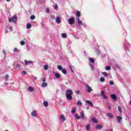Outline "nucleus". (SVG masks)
<instances>
[{
	"instance_id": "nucleus-51",
	"label": "nucleus",
	"mask_w": 131,
	"mask_h": 131,
	"mask_svg": "<svg viewBox=\"0 0 131 131\" xmlns=\"http://www.w3.org/2000/svg\"><path fill=\"white\" fill-rule=\"evenodd\" d=\"M10 30H12V29H13V27H10Z\"/></svg>"
},
{
	"instance_id": "nucleus-25",
	"label": "nucleus",
	"mask_w": 131,
	"mask_h": 131,
	"mask_svg": "<svg viewBox=\"0 0 131 131\" xmlns=\"http://www.w3.org/2000/svg\"><path fill=\"white\" fill-rule=\"evenodd\" d=\"M45 12H46V13H47L48 14H49V13H50V12H51V10H50V8H47L45 10Z\"/></svg>"
},
{
	"instance_id": "nucleus-55",
	"label": "nucleus",
	"mask_w": 131,
	"mask_h": 131,
	"mask_svg": "<svg viewBox=\"0 0 131 131\" xmlns=\"http://www.w3.org/2000/svg\"><path fill=\"white\" fill-rule=\"evenodd\" d=\"M9 32V31H7L6 33H8Z\"/></svg>"
},
{
	"instance_id": "nucleus-56",
	"label": "nucleus",
	"mask_w": 131,
	"mask_h": 131,
	"mask_svg": "<svg viewBox=\"0 0 131 131\" xmlns=\"http://www.w3.org/2000/svg\"><path fill=\"white\" fill-rule=\"evenodd\" d=\"M86 109H87V110H89V107H86Z\"/></svg>"
},
{
	"instance_id": "nucleus-5",
	"label": "nucleus",
	"mask_w": 131,
	"mask_h": 131,
	"mask_svg": "<svg viewBox=\"0 0 131 131\" xmlns=\"http://www.w3.org/2000/svg\"><path fill=\"white\" fill-rule=\"evenodd\" d=\"M24 62H25V65H29L30 64H32V63H33V61L31 60L27 61L26 60H25Z\"/></svg>"
},
{
	"instance_id": "nucleus-42",
	"label": "nucleus",
	"mask_w": 131,
	"mask_h": 131,
	"mask_svg": "<svg viewBox=\"0 0 131 131\" xmlns=\"http://www.w3.org/2000/svg\"><path fill=\"white\" fill-rule=\"evenodd\" d=\"M110 84H111V85H113V84H114V82H113V81H110Z\"/></svg>"
},
{
	"instance_id": "nucleus-47",
	"label": "nucleus",
	"mask_w": 131,
	"mask_h": 131,
	"mask_svg": "<svg viewBox=\"0 0 131 131\" xmlns=\"http://www.w3.org/2000/svg\"><path fill=\"white\" fill-rule=\"evenodd\" d=\"M42 81V82H46V78H43Z\"/></svg>"
},
{
	"instance_id": "nucleus-54",
	"label": "nucleus",
	"mask_w": 131,
	"mask_h": 131,
	"mask_svg": "<svg viewBox=\"0 0 131 131\" xmlns=\"http://www.w3.org/2000/svg\"><path fill=\"white\" fill-rule=\"evenodd\" d=\"M51 17H52V18H55V17H54V15H52Z\"/></svg>"
},
{
	"instance_id": "nucleus-52",
	"label": "nucleus",
	"mask_w": 131,
	"mask_h": 131,
	"mask_svg": "<svg viewBox=\"0 0 131 131\" xmlns=\"http://www.w3.org/2000/svg\"><path fill=\"white\" fill-rule=\"evenodd\" d=\"M34 79L36 80V79H37V78L36 77H35Z\"/></svg>"
},
{
	"instance_id": "nucleus-9",
	"label": "nucleus",
	"mask_w": 131,
	"mask_h": 131,
	"mask_svg": "<svg viewBox=\"0 0 131 131\" xmlns=\"http://www.w3.org/2000/svg\"><path fill=\"white\" fill-rule=\"evenodd\" d=\"M77 22H78V24L80 27V26H81V25H83L82 22L81 21V20H80L79 18H78Z\"/></svg>"
},
{
	"instance_id": "nucleus-43",
	"label": "nucleus",
	"mask_w": 131,
	"mask_h": 131,
	"mask_svg": "<svg viewBox=\"0 0 131 131\" xmlns=\"http://www.w3.org/2000/svg\"><path fill=\"white\" fill-rule=\"evenodd\" d=\"M75 108H74V109L71 111L72 113H75Z\"/></svg>"
},
{
	"instance_id": "nucleus-38",
	"label": "nucleus",
	"mask_w": 131,
	"mask_h": 131,
	"mask_svg": "<svg viewBox=\"0 0 131 131\" xmlns=\"http://www.w3.org/2000/svg\"><path fill=\"white\" fill-rule=\"evenodd\" d=\"M30 19H31V20H34V19H35V16H34V15H32V16L30 17Z\"/></svg>"
},
{
	"instance_id": "nucleus-59",
	"label": "nucleus",
	"mask_w": 131,
	"mask_h": 131,
	"mask_svg": "<svg viewBox=\"0 0 131 131\" xmlns=\"http://www.w3.org/2000/svg\"><path fill=\"white\" fill-rule=\"evenodd\" d=\"M84 53L85 54V51H84Z\"/></svg>"
},
{
	"instance_id": "nucleus-57",
	"label": "nucleus",
	"mask_w": 131,
	"mask_h": 131,
	"mask_svg": "<svg viewBox=\"0 0 131 131\" xmlns=\"http://www.w3.org/2000/svg\"><path fill=\"white\" fill-rule=\"evenodd\" d=\"M111 131H113V129H111Z\"/></svg>"
},
{
	"instance_id": "nucleus-11",
	"label": "nucleus",
	"mask_w": 131,
	"mask_h": 131,
	"mask_svg": "<svg viewBox=\"0 0 131 131\" xmlns=\"http://www.w3.org/2000/svg\"><path fill=\"white\" fill-rule=\"evenodd\" d=\"M121 119H122V118L120 116L117 117V120L118 121V123H120L121 122Z\"/></svg>"
},
{
	"instance_id": "nucleus-40",
	"label": "nucleus",
	"mask_w": 131,
	"mask_h": 131,
	"mask_svg": "<svg viewBox=\"0 0 131 131\" xmlns=\"http://www.w3.org/2000/svg\"><path fill=\"white\" fill-rule=\"evenodd\" d=\"M90 67L91 68L92 70L94 71V66L93 64H90Z\"/></svg>"
},
{
	"instance_id": "nucleus-1",
	"label": "nucleus",
	"mask_w": 131,
	"mask_h": 131,
	"mask_svg": "<svg viewBox=\"0 0 131 131\" xmlns=\"http://www.w3.org/2000/svg\"><path fill=\"white\" fill-rule=\"evenodd\" d=\"M66 98L68 100H72V95H73V92L71 90H68L66 92Z\"/></svg>"
},
{
	"instance_id": "nucleus-62",
	"label": "nucleus",
	"mask_w": 131,
	"mask_h": 131,
	"mask_svg": "<svg viewBox=\"0 0 131 131\" xmlns=\"http://www.w3.org/2000/svg\"><path fill=\"white\" fill-rule=\"evenodd\" d=\"M65 131H68L67 130H66Z\"/></svg>"
},
{
	"instance_id": "nucleus-44",
	"label": "nucleus",
	"mask_w": 131,
	"mask_h": 131,
	"mask_svg": "<svg viewBox=\"0 0 131 131\" xmlns=\"http://www.w3.org/2000/svg\"><path fill=\"white\" fill-rule=\"evenodd\" d=\"M76 93H77V95H79V94H80V91L79 90H77L76 91Z\"/></svg>"
},
{
	"instance_id": "nucleus-58",
	"label": "nucleus",
	"mask_w": 131,
	"mask_h": 131,
	"mask_svg": "<svg viewBox=\"0 0 131 131\" xmlns=\"http://www.w3.org/2000/svg\"><path fill=\"white\" fill-rule=\"evenodd\" d=\"M98 55H100V52H99V53H98Z\"/></svg>"
},
{
	"instance_id": "nucleus-24",
	"label": "nucleus",
	"mask_w": 131,
	"mask_h": 131,
	"mask_svg": "<svg viewBox=\"0 0 131 131\" xmlns=\"http://www.w3.org/2000/svg\"><path fill=\"white\" fill-rule=\"evenodd\" d=\"M75 117L76 119H80V116H78V114H77L75 115Z\"/></svg>"
},
{
	"instance_id": "nucleus-14",
	"label": "nucleus",
	"mask_w": 131,
	"mask_h": 131,
	"mask_svg": "<svg viewBox=\"0 0 131 131\" xmlns=\"http://www.w3.org/2000/svg\"><path fill=\"white\" fill-rule=\"evenodd\" d=\"M112 99H113V100H117V97H116V95H114V94H112L111 96Z\"/></svg>"
},
{
	"instance_id": "nucleus-17",
	"label": "nucleus",
	"mask_w": 131,
	"mask_h": 131,
	"mask_svg": "<svg viewBox=\"0 0 131 131\" xmlns=\"http://www.w3.org/2000/svg\"><path fill=\"white\" fill-rule=\"evenodd\" d=\"M56 78H60L61 77V75L58 73L55 74Z\"/></svg>"
},
{
	"instance_id": "nucleus-12",
	"label": "nucleus",
	"mask_w": 131,
	"mask_h": 131,
	"mask_svg": "<svg viewBox=\"0 0 131 131\" xmlns=\"http://www.w3.org/2000/svg\"><path fill=\"white\" fill-rule=\"evenodd\" d=\"M86 103H87V104H89V105H90V106H91V107H94V104H93L91 101L86 100Z\"/></svg>"
},
{
	"instance_id": "nucleus-37",
	"label": "nucleus",
	"mask_w": 131,
	"mask_h": 131,
	"mask_svg": "<svg viewBox=\"0 0 131 131\" xmlns=\"http://www.w3.org/2000/svg\"><path fill=\"white\" fill-rule=\"evenodd\" d=\"M105 70H110L111 69V67L110 66L106 67L105 68Z\"/></svg>"
},
{
	"instance_id": "nucleus-50",
	"label": "nucleus",
	"mask_w": 131,
	"mask_h": 131,
	"mask_svg": "<svg viewBox=\"0 0 131 131\" xmlns=\"http://www.w3.org/2000/svg\"><path fill=\"white\" fill-rule=\"evenodd\" d=\"M6 1L9 2H11V0H6Z\"/></svg>"
},
{
	"instance_id": "nucleus-31",
	"label": "nucleus",
	"mask_w": 131,
	"mask_h": 131,
	"mask_svg": "<svg viewBox=\"0 0 131 131\" xmlns=\"http://www.w3.org/2000/svg\"><path fill=\"white\" fill-rule=\"evenodd\" d=\"M102 75H104L105 77H107L108 76V73L105 72L102 73Z\"/></svg>"
},
{
	"instance_id": "nucleus-49",
	"label": "nucleus",
	"mask_w": 131,
	"mask_h": 131,
	"mask_svg": "<svg viewBox=\"0 0 131 131\" xmlns=\"http://www.w3.org/2000/svg\"><path fill=\"white\" fill-rule=\"evenodd\" d=\"M3 53L4 55H6V51H5V50H3Z\"/></svg>"
},
{
	"instance_id": "nucleus-28",
	"label": "nucleus",
	"mask_w": 131,
	"mask_h": 131,
	"mask_svg": "<svg viewBox=\"0 0 131 131\" xmlns=\"http://www.w3.org/2000/svg\"><path fill=\"white\" fill-rule=\"evenodd\" d=\"M77 106H80L81 105H82V103L80 101H78L77 102Z\"/></svg>"
},
{
	"instance_id": "nucleus-10",
	"label": "nucleus",
	"mask_w": 131,
	"mask_h": 131,
	"mask_svg": "<svg viewBox=\"0 0 131 131\" xmlns=\"http://www.w3.org/2000/svg\"><path fill=\"white\" fill-rule=\"evenodd\" d=\"M31 116L33 117H36V111H33L31 113Z\"/></svg>"
},
{
	"instance_id": "nucleus-2",
	"label": "nucleus",
	"mask_w": 131,
	"mask_h": 131,
	"mask_svg": "<svg viewBox=\"0 0 131 131\" xmlns=\"http://www.w3.org/2000/svg\"><path fill=\"white\" fill-rule=\"evenodd\" d=\"M17 20L18 18H17V15H14L11 18H9L8 22L10 23H11L12 21V22H17Z\"/></svg>"
},
{
	"instance_id": "nucleus-15",
	"label": "nucleus",
	"mask_w": 131,
	"mask_h": 131,
	"mask_svg": "<svg viewBox=\"0 0 131 131\" xmlns=\"http://www.w3.org/2000/svg\"><path fill=\"white\" fill-rule=\"evenodd\" d=\"M42 88H46L48 86V83L47 82H42L41 84Z\"/></svg>"
},
{
	"instance_id": "nucleus-3",
	"label": "nucleus",
	"mask_w": 131,
	"mask_h": 131,
	"mask_svg": "<svg viewBox=\"0 0 131 131\" xmlns=\"http://www.w3.org/2000/svg\"><path fill=\"white\" fill-rule=\"evenodd\" d=\"M68 22L69 24H70V25H72V24H73V23H74L75 22V18L72 17L71 18H69L68 20Z\"/></svg>"
},
{
	"instance_id": "nucleus-45",
	"label": "nucleus",
	"mask_w": 131,
	"mask_h": 131,
	"mask_svg": "<svg viewBox=\"0 0 131 131\" xmlns=\"http://www.w3.org/2000/svg\"><path fill=\"white\" fill-rule=\"evenodd\" d=\"M13 52H18V49L17 48H14Z\"/></svg>"
},
{
	"instance_id": "nucleus-20",
	"label": "nucleus",
	"mask_w": 131,
	"mask_h": 131,
	"mask_svg": "<svg viewBox=\"0 0 131 131\" xmlns=\"http://www.w3.org/2000/svg\"><path fill=\"white\" fill-rule=\"evenodd\" d=\"M60 118L62 120V121H65L66 120V119L65 118V117L64 116V115H61L60 117Z\"/></svg>"
},
{
	"instance_id": "nucleus-26",
	"label": "nucleus",
	"mask_w": 131,
	"mask_h": 131,
	"mask_svg": "<svg viewBox=\"0 0 131 131\" xmlns=\"http://www.w3.org/2000/svg\"><path fill=\"white\" fill-rule=\"evenodd\" d=\"M89 60L90 62H91V63H93V64L95 63V60H94V59H93V58H90Z\"/></svg>"
},
{
	"instance_id": "nucleus-39",
	"label": "nucleus",
	"mask_w": 131,
	"mask_h": 131,
	"mask_svg": "<svg viewBox=\"0 0 131 131\" xmlns=\"http://www.w3.org/2000/svg\"><path fill=\"white\" fill-rule=\"evenodd\" d=\"M20 45H21V46H24V45H25V41H24V40L21 41Z\"/></svg>"
},
{
	"instance_id": "nucleus-29",
	"label": "nucleus",
	"mask_w": 131,
	"mask_h": 131,
	"mask_svg": "<svg viewBox=\"0 0 131 131\" xmlns=\"http://www.w3.org/2000/svg\"><path fill=\"white\" fill-rule=\"evenodd\" d=\"M27 28L28 29H30V28H31V25H30V24H27Z\"/></svg>"
},
{
	"instance_id": "nucleus-41",
	"label": "nucleus",
	"mask_w": 131,
	"mask_h": 131,
	"mask_svg": "<svg viewBox=\"0 0 131 131\" xmlns=\"http://www.w3.org/2000/svg\"><path fill=\"white\" fill-rule=\"evenodd\" d=\"M22 73H23V74L24 75H26V74H27V73L26 71H23L22 72Z\"/></svg>"
},
{
	"instance_id": "nucleus-22",
	"label": "nucleus",
	"mask_w": 131,
	"mask_h": 131,
	"mask_svg": "<svg viewBox=\"0 0 131 131\" xmlns=\"http://www.w3.org/2000/svg\"><path fill=\"white\" fill-rule=\"evenodd\" d=\"M61 36L63 38H66L67 37V34L66 33H62Z\"/></svg>"
},
{
	"instance_id": "nucleus-21",
	"label": "nucleus",
	"mask_w": 131,
	"mask_h": 131,
	"mask_svg": "<svg viewBox=\"0 0 131 131\" xmlns=\"http://www.w3.org/2000/svg\"><path fill=\"white\" fill-rule=\"evenodd\" d=\"M28 91L29 92H32L34 91L33 87L32 86H29L28 88Z\"/></svg>"
},
{
	"instance_id": "nucleus-36",
	"label": "nucleus",
	"mask_w": 131,
	"mask_h": 131,
	"mask_svg": "<svg viewBox=\"0 0 131 131\" xmlns=\"http://www.w3.org/2000/svg\"><path fill=\"white\" fill-rule=\"evenodd\" d=\"M100 80L101 82H104V81H105V78L101 77Z\"/></svg>"
},
{
	"instance_id": "nucleus-7",
	"label": "nucleus",
	"mask_w": 131,
	"mask_h": 131,
	"mask_svg": "<svg viewBox=\"0 0 131 131\" xmlns=\"http://www.w3.org/2000/svg\"><path fill=\"white\" fill-rule=\"evenodd\" d=\"M101 96L104 99H108V97L105 95V92L104 91L101 92Z\"/></svg>"
},
{
	"instance_id": "nucleus-8",
	"label": "nucleus",
	"mask_w": 131,
	"mask_h": 131,
	"mask_svg": "<svg viewBox=\"0 0 131 131\" xmlns=\"http://www.w3.org/2000/svg\"><path fill=\"white\" fill-rule=\"evenodd\" d=\"M55 22H56L57 24H60V23H61V18L59 17H57L55 19Z\"/></svg>"
},
{
	"instance_id": "nucleus-53",
	"label": "nucleus",
	"mask_w": 131,
	"mask_h": 131,
	"mask_svg": "<svg viewBox=\"0 0 131 131\" xmlns=\"http://www.w3.org/2000/svg\"><path fill=\"white\" fill-rule=\"evenodd\" d=\"M108 109H111V106H108Z\"/></svg>"
},
{
	"instance_id": "nucleus-27",
	"label": "nucleus",
	"mask_w": 131,
	"mask_h": 131,
	"mask_svg": "<svg viewBox=\"0 0 131 131\" xmlns=\"http://www.w3.org/2000/svg\"><path fill=\"white\" fill-rule=\"evenodd\" d=\"M61 72L62 73H63V74H67V71H66V69H62Z\"/></svg>"
},
{
	"instance_id": "nucleus-61",
	"label": "nucleus",
	"mask_w": 131,
	"mask_h": 131,
	"mask_svg": "<svg viewBox=\"0 0 131 131\" xmlns=\"http://www.w3.org/2000/svg\"><path fill=\"white\" fill-rule=\"evenodd\" d=\"M0 2H2V0H0Z\"/></svg>"
},
{
	"instance_id": "nucleus-19",
	"label": "nucleus",
	"mask_w": 131,
	"mask_h": 131,
	"mask_svg": "<svg viewBox=\"0 0 131 131\" xmlns=\"http://www.w3.org/2000/svg\"><path fill=\"white\" fill-rule=\"evenodd\" d=\"M43 105L45 107H48V106H49V102H48V101H44Z\"/></svg>"
},
{
	"instance_id": "nucleus-4",
	"label": "nucleus",
	"mask_w": 131,
	"mask_h": 131,
	"mask_svg": "<svg viewBox=\"0 0 131 131\" xmlns=\"http://www.w3.org/2000/svg\"><path fill=\"white\" fill-rule=\"evenodd\" d=\"M85 88L86 89L88 93H91V92L93 91V89H92V88H91V86H90V85H89L88 84L86 85Z\"/></svg>"
},
{
	"instance_id": "nucleus-35",
	"label": "nucleus",
	"mask_w": 131,
	"mask_h": 131,
	"mask_svg": "<svg viewBox=\"0 0 131 131\" xmlns=\"http://www.w3.org/2000/svg\"><path fill=\"white\" fill-rule=\"evenodd\" d=\"M71 72H72L73 73H74V70H73V69H72V67H71V66H69Z\"/></svg>"
},
{
	"instance_id": "nucleus-6",
	"label": "nucleus",
	"mask_w": 131,
	"mask_h": 131,
	"mask_svg": "<svg viewBox=\"0 0 131 131\" xmlns=\"http://www.w3.org/2000/svg\"><path fill=\"white\" fill-rule=\"evenodd\" d=\"M80 118L81 119H85V116H84V113L83 112H81L80 113Z\"/></svg>"
},
{
	"instance_id": "nucleus-16",
	"label": "nucleus",
	"mask_w": 131,
	"mask_h": 131,
	"mask_svg": "<svg viewBox=\"0 0 131 131\" xmlns=\"http://www.w3.org/2000/svg\"><path fill=\"white\" fill-rule=\"evenodd\" d=\"M96 127L97 129H102V128H103V126L101 125H97Z\"/></svg>"
},
{
	"instance_id": "nucleus-60",
	"label": "nucleus",
	"mask_w": 131,
	"mask_h": 131,
	"mask_svg": "<svg viewBox=\"0 0 131 131\" xmlns=\"http://www.w3.org/2000/svg\"><path fill=\"white\" fill-rule=\"evenodd\" d=\"M68 83V82H67V83H66V84H67Z\"/></svg>"
},
{
	"instance_id": "nucleus-18",
	"label": "nucleus",
	"mask_w": 131,
	"mask_h": 131,
	"mask_svg": "<svg viewBox=\"0 0 131 131\" xmlns=\"http://www.w3.org/2000/svg\"><path fill=\"white\" fill-rule=\"evenodd\" d=\"M107 116H108V117H109V118H111V119L113 118V115L111 113H107Z\"/></svg>"
},
{
	"instance_id": "nucleus-46",
	"label": "nucleus",
	"mask_w": 131,
	"mask_h": 131,
	"mask_svg": "<svg viewBox=\"0 0 131 131\" xmlns=\"http://www.w3.org/2000/svg\"><path fill=\"white\" fill-rule=\"evenodd\" d=\"M5 78H6V79H8V78H9V75H6Z\"/></svg>"
},
{
	"instance_id": "nucleus-33",
	"label": "nucleus",
	"mask_w": 131,
	"mask_h": 131,
	"mask_svg": "<svg viewBox=\"0 0 131 131\" xmlns=\"http://www.w3.org/2000/svg\"><path fill=\"white\" fill-rule=\"evenodd\" d=\"M57 68H58V70H60V71L63 70V68H62V66H58L57 67Z\"/></svg>"
},
{
	"instance_id": "nucleus-34",
	"label": "nucleus",
	"mask_w": 131,
	"mask_h": 131,
	"mask_svg": "<svg viewBox=\"0 0 131 131\" xmlns=\"http://www.w3.org/2000/svg\"><path fill=\"white\" fill-rule=\"evenodd\" d=\"M44 69H45V70H48V69H49V66L45 65L44 66Z\"/></svg>"
},
{
	"instance_id": "nucleus-48",
	"label": "nucleus",
	"mask_w": 131,
	"mask_h": 131,
	"mask_svg": "<svg viewBox=\"0 0 131 131\" xmlns=\"http://www.w3.org/2000/svg\"><path fill=\"white\" fill-rule=\"evenodd\" d=\"M55 9H58V5L57 4L55 5Z\"/></svg>"
},
{
	"instance_id": "nucleus-13",
	"label": "nucleus",
	"mask_w": 131,
	"mask_h": 131,
	"mask_svg": "<svg viewBox=\"0 0 131 131\" xmlns=\"http://www.w3.org/2000/svg\"><path fill=\"white\" fill-rule=\"evenodd\" d=\"M92 121L94 122V123H98V121H97V118L96 117H93L92 119Z\"/></svg>"
},
{
	"instance_id": "nucleus-23",
	"label": "nucleus",
	"mask_w": 131,
	"mask_h": 131,
	"mask_svg": "<svg viewBox=\"0 0 131 131\" xmlns=\"http://www.w3.org/2000/svg\"><path fill=\"white\" fill-rule=\"evenodd\" d=\"M90 128H91V126H90V124H88L86 126V130H90Z\"/></svg>"
},
{
	"instance_id": "nucleus-30",
	"label": "nucleus",
	"mask_w": 131,
	"mask_h": 131,
	"mask_svg": "<svg viewBox=\"0 0 131 131\" xmlns=\"http://www.w3.org/2000/svg\"><path fill=\"white\" fill-rule=\"evenodd\" d=\"M76 14L77 17H80V16H81L80 12L77 11Z\"/></svg>"
},
{
	"instance_id": "nucleus-32",
	"label": "nucleus",
	"mask_w": 131,
	"mask_h": 131,
	"mask_svg": "<svg viewBox=\"0 0 131 131\" xmlns=\"http://www.w3.org/2000/svg\"><path fill=\"white\" fill-rule=\"evenodd\" d=\"M118 109L119 112H120V113H122V110H121V107L118 106Z\"/></svg>"
},
{
	"instance_id": "nucleus-63",
	"label": "nucleus",
	"mask_w": 131,
	"mask_h": 131,
	"mask_svg": "<svg viewBox=\"0 0 131 131\" xmlns=\"http://www.w3.org/2000/svg\"><path fill=\"white\" fill-rule=\"evenodd\" d=\"M106 131H108V130H106Z\"/></svg>"
}]
</instances>
